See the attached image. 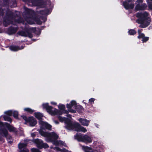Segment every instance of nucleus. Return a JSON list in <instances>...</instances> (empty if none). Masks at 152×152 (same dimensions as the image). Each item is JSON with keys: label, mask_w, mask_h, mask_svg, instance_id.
I'll return each mask as SVG.
<instances>
[{"label": "nucleus", "mask_w": 152, "mask_h": 152, "mask_svg": "<svg viewBox=\"0 0 152 152\" xmlns=\"http://www.w3.org/2000/svg\"><path fill=\"white\" fill-rule=\"evenodd\" d=\"M31 150L32 152H40L36 148H32Z\"/></svg>", "instance_id": "nucleus-27"}, {"label": "nucleus", "mask_w": 152, "mask_h": 152, "mask_svg": "<svg viewBox=\"0 0 152 152\" xmlns=\"http://www.w3.org/2000/svg\"><path fill=\"white\" fill-rule=\"evenodd\" d=\"M10 32L11 34L15 33L17 31V28H10Z\"/></svg>", "instance_id": "nucleus-25"}, {"label": "nucleus", "mask_w": 152, "mask_h": 152, "mask_svg": "<svg viewBox=\"0 0 152 152\" xmlns=\"http://www.w3.org/2000/svg\"><path fill=\"white\" fill-rule=\"evenodd\" d=\"M76 111H78L80 113H82L84 111V109L81 105H77Z\"/></svg>", "instance_id": "nucleus-21"}, {"label": "nucleus", "mask_w": 152, "mask_h": 152, "mask_svg": "<svg viewBox=\"0 0 152 152\" xmlns=\"http://www.w3.org/2000/svg\"><path fill=\"white\" fill-rule=\"evenodd\" d=\"M149 14L147 12L143 13H137L136 16L139 19L136 21L139 24H140V27L142 28H145L148 26L150 24L151 19L150 17L149 16Z\"/></svg>", "instance_id": "nucleus-3"}, {"label": "nucleus", "mask_w": 152, "mask_h": 152, "mask_svg": "<svg viewBox=\"0 0 152 152\" xmlns=\"http://www.w3.org/2000/svg\"><path fill=\"white\" fill-rule=\"evenodd\" d=\"M78 121L82 125L88 126L90 123V121L85 118H80Z\"/></svg>", "instance_id": "nucleus-16"}, {"label": "nucleus", "mask_w": 152, "mask_h": 152, "mask_svg": "<svg viewBox=\"0 0 152 152\" xmlns=\"http://www.w3.org/2000/svg\"><path fill=\"white\" fill-rule=\"evenodd\" d=\"M5 128H7L10 132H16V129L10 124L5 123L3 128H1L0 130V134L1 135L5 137L8 140V142L9 143H11L12 142L11 141V137L8 134V132Z\"/></svg>", "instance_id": "nucleus-5"}, {"label": "nucleus", "mask_w": 152, "mask_h": 152, "mask_svg": "<svg viewBox=\"0 0 152 152\" xmlns=\"http://www.w3.org/2000/svg\"><path fill=\"white\" fill-rule=\"evenodd\" d=\"M58 119L61 121H65V127L68 130L74 129L77 131L81 132L84 133L87 131V130L84 127L76 122H73L71 119L60 116L58 117Z\"/></svg>", "instance_id": "nucleus-2"}, {"label": "nucleus", "mask_w": 152, "mask_h": 152, "mask_svg": "<svg viewBox=\"0 0 152 152\" xmlns=\"http://www.w3.org/2000/svg\"><path fill=\"white\" fill-rule=\"evenodd\" d=\"M34 115L37 119L40 120L39 123L40 125V129H38V130L40 134L45 138V141L48 142H50L57 139L58 136L56 133L54 132L48 133L43 131V129L44 128L51 130L52 126L47 122L41 120L43 117L42 114L40 113H34Z\"/></svg>", "instance_id": "nucleus-1"}, {"label": "nucleus", "mask_w": 152, "mask_h": 152, "mask_svg": "<svg viewBox=\"0 0 152 152\" xmlns=\"http://www.w3.org/2000/svg\"><path fill=\"white\" fill-rule=\"evenodd\" d=\"M136 32L133 29H130L128 31L129 34L131 35H133L135 34Z\"/></svg>", "instance_id": "nucleus-24"}, {"label": "nucleus", "mask_w": 152, "mask_h": 152, "mask_svg": "<svg viewBox=\"0 0 152 152\" xmlns=\"http://www.w3.org/2000/svg\"><path fill=\"white\" fill-rule=\"evenodd\" d=\"M24 110L26 112L29 113H32L34 112V110L29 108H26L24 109Z\"/></svg>", "instance_id": "nucleus-22"}, {"label": "nucleus", "mask_w": 152, "mask_h": 152, "mask_svg": "<svg viewBox=\"0 0 152 152\" xmlns=\"http://www.w3.org/2000/svg\"><path fill=\"white\" fill-rule=\"evenodd\" d=\"M67 116L69 118H71V116L70 115L67 114Z\"/></svg>", "instance_id": "nucleus-32"}, {"label": "nucleus", "mask_w": 152, "mask_h": 152, "mask_svg": "<svg viewBox=\"0 0 152 152\" xmlns=\"http://www.w3.org/2000/svg\"><path fill=\"white\" fill-rule=\"evenodd\" d=\"M19 34L24 37H28L30 38H31L32 37V35L31 33L28 32H25L24 31H19L18 32Z\"/></svg>", "instance_id": "nucleus-17"}, {"label": "nucleus", "mask_w": 152, "mask_h": 152, "mask_svg": "<svg viewBox=\"0 0 152 152\" xmlns=\"http://www.w3.org/2000/svg\"><path fill=\"white\" fill-rule=\"evenodd\" d=\"M128 3L127 1H125L123 3L124 7L126 9L133 8L134 5L133 4L130 3V2L132 1V0H127Z\"/></svg>", "instance_id": "nucleus-13"}, {"label": "nucleus", "mask_w": 152, "mask_h": 152, "mask_svg": "<svg viewBox=\"0 0 152 152\" xmlns=\"http://www.w3.org/2000/svg\"><path fill=\"white\" fill-rule=\"evenodd\" d=\"M56 151L55 152H68V151L65 149L62 150L58 147H56L54 148Z\"/></svg>", "instance_id": "nucleus-20"}, {"label": "nucleus", "mask_w": 152, "mask_h": 152, "mask_svg": "<svg viewBox=\"0 0 152 152\" xmlns=\"http://www.w3.org/2000/svg\"><path fill=\"white\" fill-rule=\"evenodd\" d=\"M4 125V124H3L2 122L0 121V126L1 127V128H3Z\"/></svg>", "instance_id": "nucleus-28"}, {"label": "nucleus", "mask_w": 152, "mask_h": 152, "mask_svg": "<svg viewBox=\"0 0 152 152\" xmlns=\"http://www.w3.org/2000/svg\"><path fill=\"white\" fill-rule=\"evenodd\" d=\"M51 104L53 105H56L57 104V103L55 102H51Z\"/></svg>", "instance_id": "nucleus-29"}, {"label": "nucleus", "mask_w": 152, "mask_h": 152, "mask_svg": "<svg viewBox=\"0 0 152 152\" xmlns=\"http://www.w3.org/2000/svg\"><path fill=\"white\" fill-rule=\"evenodd\" d=\"M96 126H97V125H96Z\"/></svg>", "instance_id": "nucleus-36"}, {"label": "nucleus", "mask_w": 152, "mask_h": 152, "mask_svg": "<svg viewBox=\"0 0 152 152\" xmlns=\"http://www.w3.org/2000/svg\"><path fill=\"white\" fill-rule=\"evenodd\" d=\"M25 20L27 23L30 24H34L35 22L39 24H40L42 23V22L39 20H34V19L31 17H27L25 18Z\"/></svg>", "instance_id": "nucleus-12"}, {"label": "nucleus", "mask_w": 152, "mask_h": 152, "mask_svg": "<svg viewBox=\"0 0 152 152\" xmlns=\"http://www.w3.org/2000/svg\"><path fill=\"white\" fill-rule=\"evenodd\" d=\"M149 1H152V0H147V2L148 4V7L150 10H152V3L149 2Z\"/></svg>", "instance_id": "nucleus-23"}, {"label": "nucleus", "mask_w": 152, "mask_h": 152, "mask_svg": "<svg viewBox=\"0 0 152 152\" xmlns=\"http://www.w3.org/2000/svg\"><path fill=\"white\" fill-rule=\"evenodd\" d=\"M151 15H152V13H151Z\"/></svg>", "instance_id": "nucleus-37"}, {"label": "nucleus", "mask_w": 152, "mask_h": 152, "mask_svg": "<svg viewBox=\"0 0 152 152\" xmlns=\"http://www.w3.org/2000/svg\"><path fill=\"white\" fill-rule=\"evenodd\" d=\"M44 14H48V13L46 12H45L44 13Z\"/></svg>", "instance_id": "nucleus-34"}, {"label": "nucleus", "mask_w": 152, "mask_h": 152, "mask_svg": "<svg viewBox=\"0 0 152 152\" xmlns=\"http://www.w3.org/2000/svg\"><path fill=\"white\" fill-rule=\"evenodd\" d=\"M18 146L20 150V152H29L28 150L26 148V144L20 143Z\"/></svg>", "instance_id": "nucleus-14"}, {"label": "nucleus", "mask_w": 152, "mask_h": 152, "mask_svg": "<svg viewBox=\"0 0 152 152\" xmlns=\"http://www.w3.org/2000/svg\"><path fill=\"white\" fill-rule=\"evenodd\" d=\"M66 106L69 112L72 113H75L76 112L77 104L75 101H72L69 104H67Z\"/></svg>", "instance_id": "nucleus-8"}, {"label": "nucleus", "mask_w": 152, "mask_h": 152, "mask_svg": "<svg viewBox=\"0 0 152 152\" xmlns=\"http://www.w3.org/2000/svg\"><path fill=\"white\" fill-rule=\"evenodd\" d=\"M142 0H138L137 1L135 8L136 10H144L146 8L147 5L145 4H142Z\"/></svg>", "instance_id": "nucleus-10"}, {"label": "nucleus", "mask_w": 152, "mask_h": 152, "mask_svg": "<svg viewBox=\"0 0 152 152\" xmlns=\"http://www.w3.org/2000/svg\"><path fill=\"white\" fill-rule=\"evenodd\" d=\"M42 105L43 108L45 109L47 112L52 115H61L63 113H65L67 112L66 111L64 110L65 107L63 104H60L58 105V108L60 110V111L53 108L51 106H49L48 103H44Z\"/></svg>", "instance_id": "nucleus-4"}, {"label": "nucleus", "mask_w": 152, "mask_h": 152, "mask_svg": "<svg viewBox=\"0 0 152 152\" xmlns=\"http://www.w3.org/2000/svg\"><path fill=\"white\" fill-rule=\"evenodd\" d=\"M54 122L56 124H58V122L57 121H55Z\"/></svg>", "instance_id": "nucleus-31"}, {"label": "nucleus", "mask_w": 152, "mask_h": 152, "mask_svg": "<svg viewBox=\"0 0 152 152\" xmlns=\"http://www.w3.org/2000/svg\"><path fill=\"white\" fill-rule=\"evenodd\" d=\"M35 133H32L31 134V135L32 137H34L35 136Z\"/></svg>", "instance_id": "nucleus-30"}, {"label": "nucleus", "mask_w": 152, "mask_h": 152, "mask_svg": "<svg viewBox=\"0 0 152 152\" xmlns=\"http://www.w3.org/2000/svg\"><path fill=\"white\" fill-rule=\"evenodd\" d=\"M96 126H97V125H96Z\"/></svg>", "instance_id": "nucleus-35"}, {"label": "nucleus", "mask_w": 152, "mask_h": 152, "mask_svg": "<svg viewBox=\"0 0 152 152\" xmlns=\"http://www.w3.org/2000/svg\"><path fill=\"white\" fill-rule=\"evenodd\" d=\"M34 142L37 145V147L40 148H46L48 147V145L46 143H44L43 141L40 139H36L34 140Z\"/></svg>", "instance_id": "nucleus-11"}, {"label": "nucleus", "mask_w": 152, "mask_h": 152, "mask_svg": "<svg viewBox=\"0 0 152 152\" xmlns=\"http://www.w3.org/2000/svg\"><path fill=\"white\" fill-rule=\"evenodd\" d=\"M23 118L27 123H28L31 126H34L37 123L36 119L33 117L27 118L25 116L23 117Z\"/></svg>", "instance_id": "nucleus-9"}, {"label": "nucleus", "mask_w": 152, "mask_h": 152, "mask_svg": "<svg viewBox=\"0 0 152 152\" xmlns=\"http://www.w3.org/2000/svg\"><path fill=\"white\" fill-rule=\"evenodd\" d=\"M23 47H22L21 48H19L18 46H12L10 47V50L13 51H17L19 50L23 49Z\"/></svg>", "instance_id": "nucleus-19"}, {"label": "nucleus", "mask_w": 152, "mask_h": 152, "mask_svg": "<svg viewBox=\"0 0 152 152\" xmlns=\"http://www.w3.org/2000/svg\"><path fill=\"white\" fill-rule=\"evenodd\" d=\"M53 144L56 145L64 146H66V144L65 142L61 141H56L53 142Z\"/></svg>", "instance_id": "nucleus-18"}, {"label": "nucleus", "mask_w": 152, "mask_h": 152, "mask_svg": "<svg viewBox=\"0 0 152 152\" xmlns=\"http://www.w3.org/2000/svg\"><path fill=\"white\" fill-rule=\"evenodd\" d=\"M95 99L94 98H91L89 99V102L90 104H92L94 103V102L95 101Z\"/></svg>", "instance_id": "nucleus-26"}, {"label": "nucleus", "mask_w": 152, "mask_h": 152, "mask_svg": "<svg viewBox=\"0 0 152 152\" xmlns=\"http://www.w3.org/2000/svg\"><path fill=\"white\" fill-rule=\"evenodd\" d=\"M152 28V26H150L148 28L149 29H150Z\"/></svg>", "instance_id": "nucleus-33"}, {"label": "nucleus", "mask_w": 152, "mask_h": 152, "mask_svg": "<svg viewBox=\"0 0 152 152\" xmlns=\"http://www.w3.org/2000/svg\"><path fill=\"white\" fill-rule=\"evenodd\" d=\"M6 115L4 116V119L5 121H6L10 122L12 121L11 119L8 116H10L13 115V116L15 118H17L18 117V112L17 111L12 110H8L4 112Z\"/></svg>", "instance_id": "nucleus-7"}, {"label": "nucleus", "mask_w": 152, "mask_h": 152, "mask_svg": "<svg viewBox=\"0 0 152 152\" xmlns=\"http://www.w3.org/2000/svg\"><path fill=\"white\" fill-rule=\"evenodd\" d=\"M75 138L79 141L86 143H90L92 141L91 137L90 136L86 134L83 135L80 133L77 134L75 136Z\"/></svg>", "instance_id": "nucleus-6"}, {"label": "nucleus", "mask_w": 152, "mask_h": 152, "mask_svg": "<svg viewBox=\"0 0 152 152\" xmlns=\"http://www.w3.org/2000/svg\"><path fill=\"white\" fill-rule=\"evenodd\" d=\"M141 31V30H138V32L139 35L138 38H142V42H145L148 40L149 38L148 37H145L144 34L142 33Z\"/></svg>", "instance_id": "nucleus-15"}]
</instances>
